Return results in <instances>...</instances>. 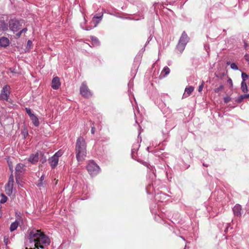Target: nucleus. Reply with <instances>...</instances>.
<instances>
[{
    "mask_svg": "<svg viewBox=\"0 0 249 249\" xmlns=\"http://www.w3.org/2000/svg\"><path fill=\"white\" fill-rule=\"evenodd\" d=\"M145 166H146L148 168H149V166H150V165H149V164H148V163H146V164H145Z\"/></svg>",
    "mask_w": 249,
    "mask_h": 249,
    "instance_id": "obj_42",
    "label": "nucleus"
},
{
    "mask_svg": "<svg viewBox=\"0 0 249 249\" xmlns=\"http://www.w3.org/2000/svg\"><path fill=\"white\" fill-rule=\"evenodd\" d=\"M7 200V197L6 196H5L4 194H2L1 195V199L0 200V203L3 204L6 202Z\"/></svg>",
    "mask_w": 249,
    "mask_h": 249,
    "instance_id": "obj_25",
    "label": "nucleus"
},
{
    "mask_svg": "<svg viewBox=\"0 0 249 249\" xmlns=\"http://www.w3.org/2000/svg\"><path fill=\"white\" fill-rule=\"evenodd\" d=\"M13 185L9 184L7 183L5 185V191L6 194L9 196H10L13 193Z\"/></svg>",
    "mask_w": 249,
    "mask_h": 249,
    "instance_id": "obj_17",
    "label": "nucleus"
},
{
    "mask_svg": "<svg viewBox=\"0 0 249 249\" xmlns=\"http://www.w3.org/2000/svg\"><path fill=\"white\" fill-rule=\"evenodd\" d=\"M242 207L239 204H236L233 208V212L234 214L236 216H241V215Z\"/></svg>",
    "mask_w": 249,
    "mask_h": 249,
    "instance_id": "obj_11",
    "label": "nucleus"
},
{
    "mask_svg": "<svg viewBox=\"0 0 249 249\" xmlns=\"http://www.w3.org/2000/svg\"><path fill=\"white\" fill-rule=\"evenodd\" d=\"M9 45V40L5 37H2L0 38V46L3 47H6Z\"/></svg>",
    "mask_w": 249,
    "mask_h": 249,
    "instance_id": "obj_16",
    "label": "nucleus"
},
{
    "mask_svg": "<svg viewBox=\"0 0 249 249\" xmlns=\"http://www.w3.org/2000/svg\"><path fill=\"white\" fill-rule=\"evenodd\" d=\"M86 169L89 174L92 177L97 175L100 170L99 166L93 160L88 161Z\"/></svg>",
    "mask_w": 249,
    "mask_h": 249,
    "instance_id": "obj_3",
    "label": "nucleus"
},
{
    "mask_svg": "<svg viewBox=\"0 0 249 249\" xmlns=\"http://www.w3.org/2000/svg\"><path fill=\"white\" fill-rule=\"evenodd\" d=\"M231 69L234 70H237L238 69L237 66L234 63H232L231 64Z\"/></svg>",
    "mask_w": 249,
    "mask_h": 249,
    "instance_id": "obj_31",
    "label": "nucleus"
},
{
    "mask_svg": "<svg viewBox=\"0 0 249 249\" xmlns=\"http://www.w3.org/2000/svg\"><path fill=\"white\" fill-rule=\"evenodd\" d=\"M32 44V42L31 40H28L27 42V47H30Z\"/></svg>",
    "mask_w": 249,
    "mask_h": 249,
    "instance_id": "obj_39",
    "label": "nucleus"
},
{
    "mask_svg": "<svg viewBox=\"0 0 249 249\" xmlns=\"http://www.w3.org/2000/svg\"><path fill=\"white\" fill-rule=\"evenodd\" d=\"M4 242H6V244H7V241H6V239H4Z\"/></svg>",
    "mask_w": 249,
    "mask_h": 249,
    "instance_id": "obj_50",
    "label": "nucleus"
},
{
    "mask_svg": "<svg viewBox=\"0 0 249 249\" xmlns=\"http://www.w3.org/2000/svg\"><path fill=\"white\" fill-rule=\"evenodd\" d=\"M10 169L12 172H13V169L12 167H10Z\"/></svg>",
    "mask_w": 249,
    "mask_h": 249,
    "instance_id": "obj_45",
    "label": "nucleus"
},
{
    "mask_svg": "<svg viewBox=\"0 0 249 249\" xmlns=\"http://www.w3.org/2000/svg\"><path fill=\"white\" fill-rule=\"evenodd\" d=\"M75 150L78 161L84 160L87 156V144L83 137L80 136L77 138Z\"/></svg>",
    "mask_w": 249,
    "mask_h": 249,
    "instance_id": "obj_2",
    "label": "nucleus"
},
{
    "mask_svg": "<svg viewBox=\"0 0 249 249\" xmlns=\"http://www.w3.org/2000/svg\"><path fill=\"white\" fill-rule=\"evenodd\" d=\"M27 31V29L26 28H23L22 30H21V32L22 33H26Z\"/></svg>",
    "mask_w": 249,
    "mask_h": 249,
    "instance_id": "obj_41",
    "label": "nucleus"
},
{
    "mask_svg": "<svg viewBox=\"0 0 249 249\" xmlns=\"http://www.w3.org/2000/svg\"><path fill=\"white\" fill-rule=\"evenodd\" d=\"M90 39L92 41V47L99 46L100 45V42L97 37L93 36H91Z\"/></svg>",
    "mask_w": 249,
    "mask_h": 249,
    "instance_id": "obj_18",
    "label": "nucleus"
},
{
    "mask_svg": "<svg viewBox=\"0 0 249 249\" xmlns=\"http://www.w3.org/2000/svg\"><path fill=\"white\" fill-rule=\"evenodd\" d=\"M1 204L0 203V210H1Z\"/></svg>",
    "mask_w": 249,
    "mask_h": 249,
    "instance_id": "obj_47",
    "label": "nucleus"
},
{
    "mask_svg": "<svg viewBox=\"0 0 249 249\" xmlns=\"http://www.w3.org/2000/svg\"><path fill=\"white\" fill-rule=\"evenodd\" d=\"M185 44L178 42L177 46V50L180 53H182L186 46Z\"/></svg>",
    "mask_w": 249,
    "mask_h": 249,
    "instance_id": "obj_20",
    "label": "nucleus"
},
{
    "mask_svg": "<svg viewBox=\"0 0 249 249\" xmlns=\"http://www.w3.org/2000/svg\"><path fill=\"white\" fill-rule=\"evenodd\" d=\"M62 155V152L61 151H57L54 155L53 156H56V157L58 158L59 159V157H61Z\"/></svg>",
    "mask_w": 249,
    "mask_h": 249,
    "instance_id": "obj_32",
    "label": "nucleus"
},
{
    "mask_svg": "<svg viewBox=\"0 0 249 249\" xmlns=\"http://www.w3.org/2000/svg\"><path fill=\"white\" fill-rule=\"evenodd\" d=\"M137 148L136 147V148H133V149H132V153H131V155H132V157L133 158L134 157V154L135 153V152L137 151Z\"/></svg>",
    "mask_w": 249,
    "mask_h": 249,
    "instance_id": "obj_36",
    "label": "nucleus"
},
{
    "mask_svg": "<svg viewBox=\"0 0 249 249\" xmlns=\"http://www.w3.org/2000/svg\"><path fill=\"white\" fill-rule=\"evenodd\" d=\"M30 118L35 126L37 127L39 125V122L38 119L35 115L32 116V117H30Z\"/></svg>",
    "mask_w": 249,
    "mask_h": 249,
    "instance_id": "obj_19",
    "label": "nucleus"
},
{
    "mask_svg": "<svg viewBox=\"0 0 249 249\" xmlns=\"http://www.w3.org/2000/svg\"><path fill=\"white\" fill-rule=\"evenodd\" d=\"M204 87V82L202 81L201 84L199 86L198 91V92H201L203 88Z\"/></svg>",
    "mask_w": 249,
    "mask_h": 249,
    "instance_id": "obj_34",
    "label": "nucleus"
},
{
    "mask_svg": "<svg viewBox=\"0 0 249 249\" xmlns=\"http://www.w3.org/2000/svg\"><path fill=\"white\" fill-rule=\"evenodd\" d=\"M103 17V13H101L100 16H94L92 19L91 23L94 24V27H96L97 25L102 20Z\"/></svg>",
    "mask_w": 249,
    "mask_h": 249,
    "instance_id": "obj_9",
    "label": "nucleus"
},
{
    "mask_svg": "<svg viewBox=\"0 0 249 249\" xmlns=\"http://www.w3.org/2000/svg\"><path fill=\"white\" fill-rule=\"evenodd\" d=\"M4 242H6V244H7V241H6V239H4Z\"/></svg>",
    "mask_w": 249,
    "mask_h": 249,
    "instance_id": "obj_48",
    "label": "nucleus"
},
{
    "mask_svg": "<svg viewBox=\"0 0 249 249\" xmlns=\"http://www.w3.org/2000/svg\"><path fill=\"white\" fill-rule=\"evenodd\" d=\"M4 242H6V244H7V241H6V239H4Z\"/></svg>",
    "mask_w": 249,
    "mask_h": 249,
    "instance_id": "obj_49",
    "label": "nucleus"
},
{
    "mask_svg": "<svg viewBox=\"0 0 249 249\" xmlns=\"http://www.w3.org/2000/svg\"><path fill=\"white\" fill-rule=\"evenodd\" d=\"M227 64L228 65H230V62H228L227 63Z\"/></svg>",
    "mask_w": 249,
    "mask_h": 249,
    "instance_id": "obj_46",
    "label": "nucleus"
},
{
    "mask_svg": "<svg viewBox=\"0 0 249 249\" xmlns=\"http://www.w3.org/2000/svg\"><path fill=\"white\" fill-rule=\"evenodd\" d=\"M44 176L42 175L40 177V179L38 180V182L37 183V186L38 187H43V184L45 182V181H44Z\"/></svg>",
    "mask_w": 249,
    "mask_h": 249,
    "instance_id": "obj_22",
    "label": "nucleus"
},
{
    "mask_svg": "<svg viewBox=\"0 0 249 249\" xmlns=\"http://www.w3.org/2000/svg\"><path fill=\"white\" fill-rule=\"evenodd\" d=\"M10 29L13 32H17L20 29L22 26L19 21L16 19H11L9 22Z\"/></svg>",
    "mask_w": 249,
    "mask_h": 249,
    "instance_id": "obj_6",
    "label": "nucleus"
},
{
    "mask_svg": "<svg viewBox=\"0 0 249 249\" xmlns=\"http://www.w3.org/2000/svg\"><path fill=\"white\" fill-rule=\"evenodd\" d=\"M57 182H58V180H56V182H55V184H56L57 183Z\"/></svg>",
    "mask_w": 249,
    "mask_h": 249,
    "instance_id": "obj_52",
    "label": "nucleus"
},
{
    "mask_svg": "<svg viewBox=\"0 0 249 249\" xmlns=\"http://www.w3.org/2000/svg\"><path fill=\"white\" fill-rule=\"evenodd\" d=\"M60 80L58 77H54L52 81V88L53 89H57L60 86Z\"/></svg>",
    "mask_w": 249,
    "mask_h": 249,
    "instance_id": "obj_8",
    "label": "nucleus"
},
{
    "mask_svg": "<svg viewBox=\"0 0 249 249\" xmlns=\"http://www.w3.org/2000/svg\"><path fill=\"white\" fill-rule=\"evenodd\" d=\"M194 88L192 86H190L188 88H186L182 98H186L189 96L191 94L192 92L194 91Z\"/></svg>",
    "mask_w": 249,
    "mask_h": 249,
    "instance_id": "obj_15",
    "label": "nucleus"
},
{
    "mask_svg": "<svg viewBox=\"0 0 249 249\" xmlns=\"http://www.w3.org/2000/svg\"><path fill=\"white\" fill-rule=\"evenodd\" d=\"M14 182V177H13V174H11L10 175V176L9 177V180H8L7 183H8L9 184L13 185Z\"/></svg>",
    "mask_w": 249,
    "mask_h": 249,
    "instance_id": "obj_27",
    "label": "nucleus"
},
{
    "mask_svg": "<svg viewBox=\"0 0 249 249\" xmlns=\"http://www.w3.org/2000/svg\"><path fill=\"white\" fill-rule=\"evenodd\" d=\"M249 97V94H245L241 95L239 98L237 99L238 102H240L242 101V100L244 98H247Z\"/></svg>",
    "mask_w": 249,
    "mask_h": 249,
    "instance_id": "obj_26",
    "label": "nucleus"
},
{
    "mask_svg": "<svg viewBox=\"0 0 249 249\" xmlns=\"http://www.w3.org/2000/svg\"><path fill=\"white\" fill-rule=\"evenodd\" d=\"M20 221H21V217H19L17 218V219L16 220V221L14 222H13L11 224V225L10 226V231H13L17 229L18 226L20 224Z\"/></svg>",
    "mask_w": 249,
    "mask_h": 249,
    "instance_id": "obj_13",
    "label": "nucleus"
},
{
    "mask_svg": "<svg viewBox=\"0 0 249 249\" xmlns=\"http://www.w3.org/2000/svg\"><path fill=\"white\" fill-rule=\"evenodd\" d=\"M30 244L33 249H44L50 245L51 240L50 238L42 232L40 230L33 229L29 234L28 237Z\"/></svg>",
    "mask_w": 249,
    "mask_h": 249,
    "instance_id": "obj_1",
    "label": "nucleus"
},
{
    "mask_svg": "<svg viewBox=\"0 0 249 249\" xmlns=\"http://www.w3.org/2000/svg\"><path fill=\"white\" fill-rule=\"evenodd\" d=\"M223 88L224 86L223 85H220L219 87L214 89V92L215 93H219L220 91L223 89Z\"/></svg>",
    "mask_w": 249,
    "mask_h": 249,
    "instance_id": "obj_29",
    "label": "nucleus"
},
{
    "mask_svg": "<svg viewBox=\"0 0 249 249\" xmlns=\"http://www.w3.org/2000/svg\"><path fill=\"white\" fill-rule=\"evenodd\" d=\"M189 40V38L187 34L185 31H183L182 33L181 37H180L179 42L186 44Z\"/></svg>",
    "mask_w": 249,
    "mask_h": 249,
    "instance_id": "obj_14",
    "label": "nucleus"
},
{
    "mask_svg": "<svg viewBox=\"0 0 249 249\" xmlns=\"http://www.w3.org/2000/svg\"><path fill=\"white\" fill-rule=\"evenodd\" d=\"M245 47H246V46H247V43H245Z\"/></svg>",
    "mask_w": 249,
    "mask_h": 249,
    "instance_id": "obj_51",
    "label": "nucleus"
},
{
    "mask_svg": "<svg viewBox=\"0 0 249 249\" xmlns=\"http://www.w3.org/2000/svg\"><path fill=\"white\" fill-rule=\"evenodd\" d=\"M11 93V88L9 85H5L1 89L0 92V100L8 101Z\"/></svg>",
    "mask_w": 249,
    "mask_h": 249,
    "instance_id": "obj_5",
    "label": "nucleus"
},
{
    "mask_svg": "<svg viewBox=\"0 0 249 249\" xmlns=\"http://www.w3.org/2000/svg\"><path fill=\"white\" fill-rule=\"evenodd\" d=\"M21 34H22V33H21V31H20V32H18V33L17 34H16V37H17V38H18L20 37V36H21Z\"/></svg>",
    "mask_w": 249,
    "mask_h": 249,
    "instance_id": "obj_37",
    "label": "nucleus"
},
{
    "mask_svg": "<svg viewBox=\"0 0 249 249\" xmlns=\"http://www.w3.org/2000/svg\"><path fill=\"white\" fill-rule=\"evenodd\" d=\"M25 249H33V248L31 247V246L30 247V248L29 249H28L27 247Z\"/></svg>",
    "mask_w": 249,
    "mask_h": 249,
    "instance_id": "obj_44",
    "label": "nucleus"
},
{
    "mask_svg": "<svg viewBox=\"0 0 249 249\" xmlns=\"http://www.w3.org/2000/svg\"><path fill=\"white\" fill-rule=\"evenodd\" d=\"M95 128L94 127V126H92L91 127V132L92 134H94V133H95Z\"/></svg>",
    "mask_w": 249,
    "mask_h": 249,
    "instance_id": "obj_38",
    "label": "nucleus"
},
{
    "mask_svg": "<svg viewBox=\"0 0 249 249\" xmlns=\"http://www.w3.org/2000/svg\"><path fill=\"white\" fill-rule=\"evenodd\" d=\"M244 58L245 60L249 62V55L248 54H246L244 55Z\"/></svg>",
    "mask_w": 249,
    "mask_h": 249,
    "instance_id": "obj_35",
    "label": "nucleus"
},
{
    "mask_svg": "<svg viewBox=\"0 0 249 249\" xmlns=\"http://www.w3.org/2000/svg\"><path fill=\"white\" fill-rule=\"evenodd\" d=\"M80 93L83 97L86 98H89L92 96V92L88 88L86 81H84L81 84L80 88Z\"/></svg>",
    "mask_w": 249,
    "mask_h": 249,
    "instance_id": "obj_4",
    "label": "nucleus"
},
{
    "mask_svg": "<svg viewBox=\"0 0 249 249\" xmlns=\"http://www.w3.org/2000/svg\"><path fill=\"white\" fill-rule=\"evenodd\" d=\"M241 88L243 92H247L248 91V87L247 84L245 82L242 81Z\"/></svg>",
    "mask_w": 249,
    "mask_h": 249,
    "instance_id": "obj_24",
    "label": "nucleus"
},
{
    "mask_svg": "<svg viewBox=\"0 0 249 249\" xmlns=\"http://www.w3.org/2000/svg\"><path fill=\"white\" fill-rule=\"evenodd\" d=\"M170 72V70L168 67H165L161 71V74H163V76L168 75Z\"/></svg>",
    "mask_w": 249,
    "mask_h": 249,
    "instance_id": "obj_23",
    "label": "nucleus"
},
{
    "mask_svg": "<svg viewBox=\"0 0 249 249\" xmlns=\"http://www.w3.org/2000/svg\"><path fill=\"white\" fill-rule=\"evenodd\" d=\"M248 75L246 73L243 72L242 73V81L245 82L246 79L248 78Z\"/></svg>",
    "mask_w": 249,
    "mask_h": 249,
    "instance_id": "obj_30",
    "label": "nucleus"
},
{
    "mask_svg": "<svg viewBox=\"0 0 249 249\" xmlns=\"http://www.w3.org/2000/svg\"><path fill=\"white\" fill-rule=\"evenodd\" d=\"M24 165L22 163H18L16 167V176L17 177L18 176H19L21 173L24 172Z\"/></svg>",
    "mask_w": 249,
    "mask_h": 249,
    "instance_id": "obj_10",
    "label": "nucleus"
},
{
    "mask_svg": "<svg viewBox=\"0 0 249 249\" xmlns=\"http://www.w3.org/2000/svg\"><path fill=\"white\" fill-rule=\"evenodd\" d=\"M25 110L27 113L29 115V117H31L32 116L34 115L33 113H32L31 109L29 108H25Z\"/></svg>",
    "mask_w": 249,
    "mask_h": 249,
    "instance_id": "obj_28",
    "label": "nucleus"
},
{
    "mask_svg": "<svg viewBox=\"0 0 249 249\" xmlns=\"http://www.w3.org/2000/svg\"><path fill=\"white\" fill-rule=\"evenodd\" d=\"M58 161V159L56 156H53L49 160V162L52 168H54L56 166Z\"/></svg>",
    "mask_w": 249,
    "mask_h": 249,
    "instance_id": "obj_12",
    "label": "nucleus"
},
{
    "mask_svg": "<svg viewBox=\"0 0 249 249\" xmlns=\"http://www.w3.org/2000/svg\"><path fill=\"white\" fill-rule=\"evenodd\" d=\"M41 152L38 153L36 152V154H31L29 158H28V160L31 162L32 164H36L37 162L39 160V156L41 155Z\"/></svg>",
    "mask_w": 249,
    "mask_h": 249,
    "instance_id": "obj_7",
    "label": "nucleus"
},
{
    "mask_svg": "<svg viewBox=\"0 0 249 249\" xmlns=\"http://www.w3.org/2000/svg\"><path fill=\"white\" fill-rule=\"evenodd\" d=\"M223 100L224 103H227L231 101V98L229 96H226L224 98Z\"/></svg>",
    "mask_w": 249,
    "mask_h": 249,
    "instance_id": "obj_33",
    "label": "nucleus"
},
{
    "mask_svg": "<svg viewBox=\"0 0 249 249\" xmlns=\"http://www.w3.org/2000/svg\"><path fill=\"white\" fill-rule=\"evenodd\" d=\"M2 216V212H1V210H0V218H1Z\"/></svg>",
    "mask_w": 249,
    "mask_h": 249,
    "instance_id": "obj_43",
    "label": "nucleus"
},
{
    "mask_svg": "<svg viewBox=\"0 0 249 249\" xmlns=\"http://www.w3.org/2000/svg\"><path fill=\"white\" fill-rule=\"evenodd\" d=\"M0 29L3 31H7L8 30V25L3 21L0 22Z\"/></svg>",
    "mask_w": 249,
    "mask_h": 249,
    "instance_id": "obj_21",
    "label": "nucleus"
},
{
    "mask_svg": "<svg viewBox=\"0 0 249 249\" xmlns=\"http://www.w3.org/2000/svg\"><path fill=\"white\" fill-rule=\"evenodd\" d=\"M228 83L231 86H232V80L231 78H229L228 80Z\"/></svg>",
    "mask_w": 249,
    "mask_h": 249,
    "instance_id": "obj_40",
    "label": "nucleus"
}]
</instances>
